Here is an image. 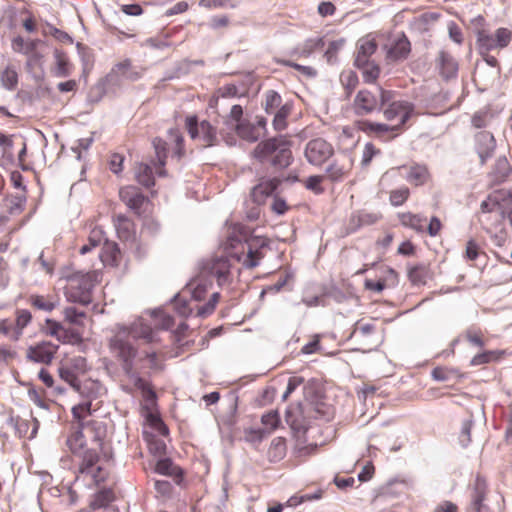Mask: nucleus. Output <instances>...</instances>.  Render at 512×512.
<instances>
[{
    "instance_id": "nucleus-24",
    "label": "nucleus",
    "mask_w": 512,
    "mask_h": 512,
    "mask_svg": "<svg viewBox=\"0 0 512 512\" xmlns=\"http://www.w3.org/2000/svg\"><path fill=\"white\" fill-rule=\"evenodd\" d=\"M206 276L201 273V275L195 279H193L187 286L183 289L187 295H189L195 301H202L205 299L209 288L211 287V282L208 281Z\"/></svg>"
},
{
    "instance_id": "nucleus-17",
    "label": "nucleus",
    "mask_w": 512,
    "mask_h": 512,
    "mask_svg": "<svg viewBox=\"0 0 512 512\" xmlns=\"http://www.w3.org/2000/svg\"><path fill=\"white\" fill-rule=\"evenodd\" d=\"M59 346L51 342H40L30 346L27 350V358L33 362L50 364L57 353Z\"/></svg>"
},
{
    "instance_id": "nucleus-46",
    "label": "nucleus",
    "mask_w": 512,
    "mask_h": 512,
    "mask_svg": "<svg viewBox=\"0 0 512 512\" xmlns=\"http://www.w3.org/2000/svg\"><path fill=\"white\" fill-rule=\"evenodd\" d=\"M56 59V71L55 74L58 77H67L71 73V63L69 58L65 52L56 51L55 52Z\"/></svg>"
},
{
    "instance_id": "nucleus-44",
    "label": "nucleus",
    "mask_w": 512,
    "mask_h": 512,
    "mask_svg": "<svg viewBox=\"0 0 512 512\" xmlns=\"http://www.w3.org/2000/svg\"><path fill=\"white\" fill-rule=\"evenodd\" d=\"M104 240V232L100 227H94L88 236V243L84 244L79 252L84 255L90 252L92 249L98 247Z\"/></svg>"
},
{
    "instance_id": "nucleus-53",
    "label": "nucleus",
    "mask_w": 512,
    "mask_h": 512,
    "mask_svg": "<svg viewBox=\"0 0 512 512\" xmlns=\"http://www.w3.org/2000/svg\"><path fill=\"white\" fill-rule=\"evenodd\" d=\"M0 80L6 89L14 90L18 84V73L13 67L8 66L0 73Z\"/></svg>"
},
{
    "instance_id": "nucleus-22",
    "label": "nucleus",
    "mask_w": 512,
    "mask_h": 512,
    "mask_svg": "<svg viewBox=\"0 0 512 512\" xmlns=\"http://www.w3.org/2000/svg\"><path fill=\"white\" fill-rule=\"evenodd\" d=\"M411 51V44L405 35L398 37L387 48L386 59L392 62L404 60Z\"/></svg>"
},
{
    "instance_id": "nucleus-38",
    "label": "nucleus",
    "mask_w": 512,
    "mask_h": 512,
    "mask_svg": "<svg viewBox=\"0 0 512 512\" xmlns=\"http://www.w3.org/2000/svg\"><path fill=\"white\" fill-rule=\"evenodd\" d=\"M115 499V494L112 488H105L98 491L90 503L93 510L106 508Z\"/></svg>"
},
{
    "instance_id": "nucleus-11",
    "label": "nucleus",
    "mask_w": 512,
    "mask_h": 512,
    "mask_svg": "<svg viewBox=\"0 0 512 512\" xmlns=\"http://www.w3.org/2000/svg\"><path fill=\"white\" fill-rule=\"evenodd\" d=\"M333 154L332 144L323 138L312 139L305 147V157L314 166H322Z\"/></svg>"
},
{
    "instance_id": "nucleus-43",
    "label": "nucleus",
    "mask_w": 512,
    "mask_h": 512,
    "mask_svg": "<svg viewBox=\"0 0 512 512\" xmlns=\"http://www.w3.org/2000/svg\"><path fill=\"white\" fill-rule=\"evenodd\" d=\"M59 376L74 390H81V382L79 381L80 375L70 369V367L65 362H62L59 367Z\"/></svg>"
},
{
    "instance_id": "nucleus-35",
    "label": "nucleus",
    "mask_w": 512,
    "mask_h": 512,
    "mask_svg": "<svg viewBox=\"0 0 512 512\" xmlns=\"http://www.w3.org/2000/svg\"><path fill=\"white\" fill-rule=\"evenodd\" d=\"M237 135L243 140L255 142L260 138L259 129L249 121L239 122L235 125Z\"/></svg>"
},
{
    "instance_id": "nucleus-62",
    "label": "nucleus",
    "mask_w": 512,
    "mask_h": 512,
    "mask_svg": "<svg viewBox=\"0 0 512 512\" xmlns=\"http://www.w3.org/2000/svg\"><path fill=\"white\" fill-rule=\"evenodd\" d=\"M325 175H313V176H309L305 181H304V186L314 192L315 194H322L324 192V188L322 186V183L325 179Z\"/></svg>"
},
{
    "instance_id": "nucleus-10",
    "label": "nucleus",
    "mask_w": 512,
    "mask_h": 512,
    "mask_svg": "<svg viewBox=\"0 0 512 512\" xmlns=\"http://www.w3.org/2000/svg\"><path fill=\"white\" fill-rule=\"evenodd\" d=\"M402 170L406 171V180L415 187L425 185L431 177L426 165L413 164L411 166L403 165L390 169L383 175L382 181L398 178Z\"/></svg>"
},
{
    "instance_id": "nucleus-61",
    "label": "nucleus",
    "mask_w": 512,
    "mask_h": 512,
    "mask_svg": "<svg viewBox=\"0 0 512 512\" xmlns=\"http://www.w3.org/2000/svg\"><path fill=\"white\" fill-rule=\"evenodd\" d=\"M199 6L206 9L235 8L237 0H200Z\"/></svg>"
},
{
    "instance_id": "nucleus-64",
    "label": "nucleus",
    "mask_w": 512,
    "mask_h": 512,
    "mask_svg": "<svg viewBox=\"0 0 512 512\" xmlns=\"http://www.w3.org/2000/svg\"><path fill=\"white\" fill-rule=\"evenodd\" d=\"M375 333V326L371 323L359 321L356 323L353 336L356 338H365Z\"/></svg>"
},
{
    "instance_id": "nucleus-30",
    "label": "nucleus",
    "mask_w": 512,
    "mask_h": 512,
    "mask_svg": "<svg viewBox=\"0 0 512 512\" xmlns=\"http://www.w3.org/2000/svg\"><path fill=\"white\" fill-rule=\"evenodd\" d=\"M165 360V353L160 348H153L152 350L144 351V356L139 358L140 362H145L146 367L160 371L163 369V362Z\"/></svg>"
},
{
    "instance_id": "nucleus-18",
    "label": "nucleus",
    "mask_w": 512,
    "mask_h": 512,
    "mask_svg": "<svg viewBox=\"0 0 512 512\" xmlns=\"http://www.w3.org/2000/svg\"><path fill=\"white\" fill-rule=\"evenodd\" d=\"M380 100L372 92L362 89L360 90L353 101V110L358 116H365L371 114L379 107Z\"/></svg>"
},
{
    "instance_id": "nucleus-8",
    "label": "nucleus",
    "mask_w": 512,
    "mask_h": 512,
    "mask_svg": "<svg viewBox=\"0 0 512 512\" xmlns=\"http://www.w3.org/2000/svg\"><path fill=\"white\" fill-rule=\"evenodd\" d=\"M185 128L191 137L201 147H211L217 143V129L209 121H198L196 115H189L185 119Z\"/></svg>"
},
{
    "instance_id": "nucleus-58",
    "label": "nucleus",
    "mask_w": 512,
    "mask_h": 512,
    "mask_svg": "<svg viewBox=\"0 0 512 512\" xmlns=\"http://www.w3.org/2000/svg\"><path fill=\"white\" fill-rule=\"evenodd\" d=\"M135 386L141 390L144 402L145 401L155 402L156 393L153 390V387L150 383H148L144 379L138 377L135 381Z\"/></svg>"
},
{
    "instance_id": "nucleus-42",
    "label": "nucleus",
    "mask_w": 512,
    "mask_h": 512,
    "mask_svg": "<svg viewBox=\"0 0 512 512\" xmlns=\"http://www.w3.org/2000/svg\"><path fill=\"white\" fill-rule=\"evenodd\" d=\"M273 61L276 64L294 68L306 78H314L317 75V70L311 66L300 65L294 61L281 57H274Z\"/></svg>"
},
{
    "instance_id": "nucleus-37",
    "label": "nucleus",
    "mask_w": 512,
    "mask_h": 512,
    "mask_svg": "<svg viewBox=\"0 0 512 512\" xmlns=\"http://www.w3.org/2000/svg\"><path fill=\"white\" fill-rule=\"evenodd\" d=\"M377 45L373 40H361L355 58V64H365V61H370L369 58L375 53Z\"/></svg>"
},
{
    "instance_id": "nucleus-16",
    "label": "nucleus",
    "mask_w": 512,
    "mask_h": 512,
    "mask_svg": "<svg viewBox=\"0 0 512 512\" xmlns=\"http://www.w3.org/2000/svg\"><path fill=\"white\" fill-rule=\"evenodd\" d=\"M126 330L128 337L144 340L147 344L157 345L160 343L158 332L146 324L142 319L134 321Z\"/></svg>"
},
{
    "instance_id": "nucleus-12",
    "label": "nucleus",
    "mask_w": 512,
    "mask_h": 512,
    "mask_svg": "<svg viewBox=\"0 0 512 512\" xmlns=\"http://www.w3.org/2000/svg\"><path fill=\"white\" fill-rule=\"evenodd\" d=\"M397 284L398 273L388 266H381L374 278H367L364 281L365 289L376 293H381L386 288L394 287Z\"/></svg>"
},
{
    "instance_id": "nucleus-55",
    "label": "nucleus",
    "mask_w": 512,
    "mask_h": 512,
    "mask_svg": "<svg viewBox=\"0 0 512 512\" xmlns=\"http://www.w3.org/2000/svg\"><path fill=\"white\" fill-rule=\"evenodd\" d=\"M261 423L264 425L263 430L266 434L272 433L280 424V417L277 411L271 410L261 417Z\"/></svg>"
},
{
    "instance_id": "nucleus-57",
    "label": "nucleus",
    "mask_w": 512,
    "mask_h": 512,
    "mask_svg": "<svg viewBox=\"0 0 512 512\" xmlns=\"http://www.w3.org/2000/svg\"><path fill=\"white\" fill-rule=\"evenodd\" d=\"M410 196L408 187L403 186L390 192L389 201L392 206L398 207L403 205Z\"/></svg>"
},
{
    "instance_id": "nucleus-3",
    "label": "nucleus",
    "mask_w": 512,
    "mask_h": 512,
    "mask_svg": "<svg viewBox=\"0 0 512 512\" xmlns=\"http://www.w3.org/2000/svg\"><path fill=\"white\" fill-rule=\"evenodd\" d=\"M380 105L384 118L389 122L396 121V124L357 120L354 122V127L367 136L390 141L401 133L403 126L414 112V105L405 100H396L394 92L384 89H380Z\"/></svg>"
},
{
    "instance_id": "nucleus-33",
    "label": "nucleus",
    "mask_w": 512,
    "mask_h": 512,
    "mask_svg": "<svg viewBox=\"0 0 512 512\" xmlns=\"http://www.w3.org/2000/svg\"><path fill=\"white\" fill-rule=\"evenodd\" d=\"M153 147L155 149V155L157 158V163L153 164L157 168V174L159 176H165L166 172L163 167L167 158V143L161 138H155L153 140Z\"/></svg>"
},
{
    "instance_id": "nucleus-29",
    "label": "nucleus",
    "mask_w": 512,
    "mask_h": 512,
    "mask_svg": "<svg viewBox=\"0 0 512 512\" xmlns=\"http://www.w3.org/2000/svg\"><path fill=\"white\" fill-rule=\"evenodd\" d=\"M400 224L406 228L415 230L416 232H423L426 225V217L421 214L412 212H402L398 214Z\"/></svg>"
},
{
    "instance_id": "nucleus-20",
    "label": "nucleus",
    "mask_w": 512,
    "mask_h": 512,
    "mask_svg": "<svg viewBox=\"0 0 512 512\" xmlns=\"http://www.w3.org/2000/svg\"><path fill=\"white\" fill-rule=\"evenodd\" d=\"M477 153L481 159V163H485L495 150L496 141L491 132L481 131L475 136Z\"/></svg>"
},
{
    "instance_id": "nucleus-32",
    "label": "nucleus",
    "mask_w": 512,
    "mask_h": 512,
    "mask_svg": "<svg viewBox=\"0 0 512 512\" xmlns=\"http://www.w3.org/2000/svg\"><path fill=\"white\" fill-rule=\"evenodd\" d=\"M112 73L117 77H122L130 81H136L141 77V72L133 67L131 61L128 59L117 63L113 67Z\"/></svg>"
},
{
    "instance_id": "nucleus-21",
    "label": "nucleus",
    "mask_w": 512,
    "mask_h": 512,
    "mask_svg": "<svg viewBox=\"0 0 512 512\" xmlns=\"http://www.w3.org/2000/svg\"><path fill=\"white\" fill-rule=\"evenodd\" d=\"M64 320L73 326L72 336L76 340L81 339L82 330L85 325V320L87 318L86 313L78 310L75 307H66L63 310Z\"/></svg>"
},
{
    "instance_id": "nucleus-34",
    "label": "nucleus",
    "mask_w": 512,
    "mask_h": 512,
    "mask_svg": "<svg viewBox=\"0 0 512 512\" xmlns=\"http://www.w3.org/2000/svg\"><path fill=\"white\" fill-rule=\"evenodd\" d=\"M155 472L166 475L174 478L182 479L183 471L182 469L175 465L171 459L163 458L157 461L155 465Z\"/></svg>"
},
{
    "instance_id": "nucleus-39",
    "label": "nucleus",
    "mask_w": 512,
    "mask_h": 512,
    "mask_svg": "<svg viewBox=\"0 0 512 512\" xmlns=\"http://www.w3.org/2000/svg\"><path fill=\"white\" fill-rule=\"evenodd\" d=\"M293 109L292 103H285L274 112L273 127L277 131H282L287 127V118Z\"/></svg>"
},
{
    "instance_id": "nucleus-51",
    "label": "nucleus",
    "mask_w": 512,
    "mask_h": 512,
    "mask_svg": "<svg viewBox=\"0 0 512 512\" xmlns=\"http://www.w3.org/2000/svg\"><path fill=\"white\" fill-rule=\"evenodd\" d=\"M317 41L313 39L306 40L304 43L295 47L290 55L297 58H307L309 57L317 48Z\"/></svg>"
},
{
    "instance_id": "nucleus-13",
    "label": "nucleus",
    "mask_w": 512,
    "mask_h": 512,
    "mask_svg": "<svg viewBox=\"0 0 512 512\" xmlns=\"http://www.w3.org/2000/svg\"><path fill=\"white\" fill-rule=\"evenodd\" d=\"M73 419L76 421V425H73V431L69 436H75L79 432L88 435L87 430L91 427H98L105 429L102 423L95 420H87L91 415V402H85L78 404L72 408Z\"/></svg>"
},
{
    "instance_id": "nucleus-31",
    "label": "nucleus",
    "mask_w": 512,
    "mask_h": 512,
    "mask_svg": "<svg viewBox=\"0 0 512 512\" xmlns=\"http://www.w3.org/2000/svg\"><path fill=\"white\" fill-rule=\"evenodd\" d=\"M433 276L429 265L418 264L411 267L408 271V278L414 285H425Z\"/></svg>"
},
{
    "instance_id": "nucleus-63",
    "label": "nucleus",
    "mask_w": 512,
    "mask_h": 512,
    "mask_svg": "<svg viewBox=\"0 0 512 512\" xmlns=\"http://www.w3.org/2000/svg\"><path fill=\"white\" fill-rule=\"evenodd\" d=\"M32 315L30 311L26 309H18L16 311L15 328L19 332V336L22 334V330L30 323Z\"/></svg>"
},
{
    "instance_id": "nucleus-41",
    "label": "nucleus",
    "mask_w": 512,
    "mask_h": 512,
    "mask_svg": "<svg viewBox=\"0 0 512 512\" xmlns=\"http://www.w3.org/2000/svg\"><path fill=\"white\" fill-rule=\"evenodd\" d=\"M286 455V441L282 437H276L272 440L269 450L268 457L271 462H278L283 459Z\"/></svg>"
},
{
    "instance_id": "nucleus-19",
    "label": "nucleus",
    "mask_w": 512,
    "mask_h": 512,
    "mask_svg": "<svg viewBox=\"0 0 512 512\" xmlns=\"http://www.w3.org/2000/svg\"><path fill=\"white\" fill-rule=\"evenodd\" d=\"M469 497L472 509H480L485 504L489 492L486 479L477 474L473 482L468 486Z\"/></svg>"
},
{
    "instance_id": "nucleus-1",
    "label": "nucleus",
    "mask_w": 512,
    "mask_h": 512,
    "mask_svg": "<svg viewBox=\"0 0 512 512\" xmlns=\"http://www.w3.org/2000/svg\"><path fill=\"white\" fill-rule=\"evenodd\" d=\"M87 433L68 436L66 445L73 456L76 478L99 486L111 476L112 456L104 451L105 429L91 427Z\"/></svg>"
},
{
    "instance_id": "nucleus-48",
    "label": "nucleus",
    "mask_w": 512,
    "mask_h": 512,
    "mask_svg": "<svg viewBox=\"0 0 512 512\" xmlns=\"http://www.w3.org/2000/svg\"><path fill=\"white\" fill-rule=\"evenodd\" d=\"M154 320V330H168L174 325L173 318L162 310H155L151 313Z\"/></svg>"
},
{
    "instance_id": "nucleus-56",
    "label": "nucleus",
    "mask_w": 512,
    "mask_h": 512,
    "mask_svg": "<svg viewBox=\"0 0 512 512\" xmlns=\"http://www.w3.org/2000/svg\"><path fill=\"white\" fill-rule=\"evenodd\" d=\"M101 389V385L98 381L86 380L81 383V390H75L85 398H95Z\"/></svg>"
},
{
    "instance_id": "nucleus-40",
    "label": "nucleus",
    "mask_w": 512,
    "mask_h": 512,
    "mask_svg": "<svg viewBox=\"0 0 512 512\" xmlns=\"http://www.w3.org/2000/svg\"><path fill=\"white\" fill-rule=\"evenodd\" d=\"M505 352L501 350H489L476 354L470 361L471 366H479L496 362L504 356Z\"/></svg>"
},
{
    "instance_id": "nucleus-36",
    "label": "nucleus",
    "mask_w": 512,
    "mask_h": 512,
    "mask_svg": "<svg viewBox=\"0 0 512 512\" xmlns=\"http://www.w3.org/2000/svg\"><path fill=\"white\" fill-rule=\"evenodd\" d=\"M147 424L156 430L160 435L167 437L169 435V428L161 419L158 411H148L142 414Z\"/></svg>"
},
{
    "instance_id": "nucleus-5",
    "label": "nucleus",
    "mask_w": 512,
    "mask_h": 512,
    "mask_svg": "<svg viewBox=\"0 0 512 512\" xmlns=\"http://www.w3.org/2000/svg\"><path fill=\"white\" fill-rule=\"evenodd\" d=\"M109 350L120 363L126 375L135 372V360L138 350L129 341L126 330H119L109 341Z\"/></svg>"
},
{
    "instance_id": "nucleus-60",
    "label": "nucleus",
    "mask_w": 512,
    "mask_h": 512,
    "mask_svg": "<svg viewBox=\"0 0 512 512\" xmlns=\"http://www.w3.org/2000/svg\"><path fill=\"white\" fill-rule=\"evenodd\" d=\"M64 362L79 375H84L88 371V364L85 357L74 356Z\"/></svg>"
},
{
    "instance_id": "nucleus-6",
    "label": "nucleus",
    "mask_w": 512,
    "mask_h": 512,
    "mask_svg": "<svg viewBox=\"0 0 512 512\" xmlns=\"http://www.w3.org/2000/svg\"><path fill=\"white\" fill-rule=\"evenodd\" d=\"M97 282V274H75L68 279L65 295L71 302L89 304L92 301V289Z\"/></svg>"
},
{
    "instance_id": "nucleus-54",
    "label": "nucleus",
    "mask_w": 512,
    "mask_h": 512,
    "mask_svg": "<svg viewBox=\"0 0 512 512\" xmlns=\"http://www.w3.org/2000/svg\"><path fill=\"white\" fill-rule=\"evenodd\" d=\"M145 440L147 441L149 452L155 456H162L166 454V444L162 439L157 438L153 434H146Z\"/></svg>"
},
{
    "instance_id": "nucleus-45",
    "label": "nucleus",
    "mask_w": 512,
    "mask_h": 512,
    "mask_svg": "<svg viewBox=\"0 0 512 512\" xmlns=\"http://www.w3.org/2000/svg\"><path fill=\"white\" fill-rule=\"evenodd\" d=\"M38 40H25L21 36L13 38L11 47L14 52L28 55L32 53L37 46Z\"/></svg>"
},
{
    "instance_id": "nucleus-27",
    "label": "nucleus",
    "mask_w": 512,
    "mask_h": 512,
    "mask_svg": "<svg viewBox=\"0 0 512 512\" xmlns=\"http://www.w3.org/2000/svg\"><path fill=\"white\" fill-rule=\"evenodd\" d=\"M27 303L34 309L51 312L58 306V298L52 295L31 294Z\"/></svg>"
},
{
    "instance_id": "nucleus-2",
    "label": "nucleus",
    "mask_w": 512,
    "mask_h": 512,
    "mask_svg": "<svg viewBox=\"0 0 512 512\" xmlns=\"http://www.w3.org/2000/svg\"><path fill=\"white\" fill-rule=\"evenodd\" d=\"M248 233V229L241 224L230 227L223 243L225 255L208 260L203 266L202 274L215 277L221 286L228 281L230 275L229 258L241 262L246 268L256 267L265 255L267 243L260 238H248Z\"/></svg>"
},
{
    "instance_id": "nucleus-25",
    "label": "nucleus",
    "mask_w": 512,
    "mask_h": 512,
    "mask_svg": "<svg viewBox=\"0 0 512 512\" xmlns=\"http://www.w3.org/2000/svg\"><path fill=\"white\" fill-rule=\"evenodd\" d=\"M437 65L443 78L450 79L456 77L458 73V62L449 52H439Z\"/></svg>"
},
{
    "instance_id": "nucleus-4",
    "label": "nucleus",
    "mask_w": 512,
    "mask_h": 512,
    "mask_svg": "<svg viewBox=\"0 0 512 512\" xmlns=\"http://www.w3.org/2000/svg\"><path fill=\"white\" fill-rule=\"evenodd\" d=\"M253 156L260 162L271 159L274 167L284 169L292 162L291 141L282 135L261 141L253 150Z\"/></svg>"
},
{
    "instance_id": "nucleus-52",
    "label": "nucleus",
    "mask_w": 512,
    "mask_h": 512,
    "mask_svg": "<svg viewBox=\"0 0 512 512\" xmlns=\"http://www.w3.org/2000/svg\"><path fill=\"white\" fill-rule=\"evenodd\" d=\"M188 296L189 295L182 290L177 296H175L173 301L175 310L183 317H188L193 311V308L189 306V301L187 299Z\"/></svg>"
},
{
    "instance_id": "nucleus-50",
    "label": "nucleus",
    "mask_w": 512,
    "mask_h": 512,
    "mask_svg": "<svg viewBox=\"0 0 512 512\" xmlns=\"http://www.w3.org/2000/svg\"><path fill=\"white\" fill-rule=\"evenodd\" d=\"M282 105V97L276 91L269 90L265 93L263 107L266 113H274Z\"/></svg>"
},
{
    "instance_id": "nucleus-47",
    "label": "nucleus",
    "mask_w": 512,
    "mask_h": 512,
    "mask_svg": "<svg viewBox=\"0 0 512 512\" xmlns=\"http://www.w3.org/2000/svg\"><path fill=\"white\" fill-rule=\"evenodd\" d=\"M355 66L362 70L363 78L366 83L375 82L380 75V68L374 62L365 61V64L356 63Z\"/></svg>"
},
{
    "instance_id": "nucleus-59",
    "label": "nucleus",
    "mask_w": 512,
    "mask_h": 512,
    "mask_svg": "<svg viewBox=\"0 0 512 512\" xmlns=\"http://www.w3.org/2000/svg\"><path fill=\"white\" fill-rule=\"evenodd\" d=\"M220 294L218 292H213L208 302L203 306H197V315L201 317H206L212 314L216 308L217 303L219 302Z\"/></svg>"
},
{
    "instance_id": "nucleus-49",
    "label": "nucleus",
    "mask_w": 512,
    "mask_h": 512,
    "mask_svg": "<svg viewBox=\"0 0 512 512\" xmlns=\"http://www.w3.org/2000/svg\"><path fill=\"white\" fill-rule=\"evenodd\" d=\"M136 179L145 187L153 186L155 182L151 166L144 163L139 164L136 170Z\"/></svg>"
},
{
    "instance_id": "nucleus-9",
    "label": "nucleus",
    "mask_w": 512,
    "mask_h": 512,
    "mask_svg": "<svg viewBox=\"0 0 512 512\" xmlns=\"http://www.w3.org/2000/svg\"><path fill=\"white\" fill-rule=\"evenodd\" d=\"M121 201L137 216H147L152 212V203L147 196H145L141 189L128 185L122 187L119 191Z\"/></svg>"
},
{
    "instance_id": "nucleus-26",
    "label": "nucleus",
    "mask_w": 512,
    "mask_h": 512,
    "mask_svg": "<svg viewBox=\"0 0 512 512\" xmlns=\"http://www.w3.org/2000/svg\"><path fill=\"white\" fill-rule=\"evenodd\" d=\"M477 219L485 231H495L503 224L505 220V208L484 214H477Z\"/></svg>"
},
{
    "instance_id": "nucleus-15",
    "label": "nucleus",
    "mask_w": 512,
    "mask_h": 512,
    "mask_svg": "<svg viewBox=\"0 0 512 512\" xmlns=\"http://www.w3.org/2000/svg\"><path fill=\"white\" fill-rule=\"evenodd\" d=\"M282 181L279 177L260 178L258 184L251 190L250 197L252 201L258 205L264 204L267 198L272 196L278 189Z\"/></svg>"
},
{
    "instance_id": "nucleus-23",
    "label": "nucleus",
    "mask_w": 512,
    "mask_h": 512,
    "mask_svg": "<svg viewBox=\"0 0 512 512\" xmlns=\"http://www.w3.org/2000/svg\"><path fill=\"white\" fill-rule=\"evenodd\" d=\"M117 235L124 242H134L136 228L134 222L125 215H117L114 219Z\"/></svg>"
},
{
    "instance_id": "nucleus-7",
    "label": "nucleus",
    "mask_w": 512,
    "mask_h": 512,
    "mask_svg": "<svg viewBox=\"0 0 512 512\" xmlns=\"http://www.w3.org/2000/svg\"><path fill=\"white\" fill-rule=\"evenodd\" d=\"M476 48L484 52L501 51L507 48L512 42V30L507 27H499L494 33L485 28L477 29Z\"/></svg>"
},
{
    "instance_id": "nucleus-28",
    "label": "nucleus",
    "mask_w": 512,
    "mask_h": 512,
    "mask_svg": "<svg viewBox=\"0 0 512 512\" xmlns=\"http://www.w3.org/2000/svg\"><path fill=\"white\" fill-rule=\"evenodd\" d=\"M504 199L505 193L502 190L493 191L481 202L480 209L477 214H484L494 210L504 209Z\"/></svg>"
},
{
    "instance_id": "nucleus-14",
    "label": "nucleus",
    "mask_w": 512,
    "mask_h": 512,
    "mask_svg": "<svg viewBox=\"0 0 512 512\" xmlns=\"http://www.w3.org/2000/svg\"><path fill=\"white\" fill-rule=\"evenodd\" d=\"M353 168V160L347 154L339 155L326 167L325 177L331 182L342 181Z\"/></svg>"
}]
</instances>
